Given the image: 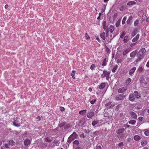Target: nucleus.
I'll list each match as a JSON object with an SVG mask.
<instances>
[{
    "instance_id": "nucleus-1",
    "label": "nucleus",
    "mask_w": 149,
    "mask_h": 149,
    "mask_svg": "<svg viewBox=\"0 0 149 149\" xmlns=\"http://www.w3.org/2000/svg\"><path fill=\"white\" fill-rule=\"evenodd\" d=\"M19 118L18 117H17L16 118H14L13 119L14 121H13V125L17 127H19L21 125V123H19Z\"/></svg>"
},
{
    "instance_id": "nucleus-2",
    "label": "nucleus",
    "mask_w": 149,
    "mask_h": 149,
    "mask_svg": "<svg viewBox=\"0 0 149 149\" xmlns=\"http://www.w3.org/2000/svg\"><path fill=\"white\" fill-rule=\"evenodd\" d=\"M146 52L145 48H143L140 49L139 52L137 54V57H140L142 58L143 57V55L144 53Z\"/></svg>"
},
{
    "instance_id": "nucleus-3",
    "label": "nucleus",
    "mask_w": 149,
    "mask_h": 149,
    "mask_svg": "<svg viewBox=\"0 0 149 149\" xmlns=\"http://www.w3.org/2000/svg\"><path fill=\"white\" fill-rule=\"evenodd\" d=\"M110 72H109L107 71L106 70H104L103 71V73L102 74L101 77L102 78H104L106 77V79L107 80H108L107 78L109 77Z\"/></svg>"
},
{
    "instance_id": "nucleus-4",
    "label": "nucleus",
    "mask_w": 149,
    "mask_h": 149,
    "mask_svg": "<svg viewBox=\"0 0 149 149\" xmlns=\"http://www.w3.org/2000/svg\"><path fill=\"white\" fill-rule=\"evenodd\" d=\"M125 95L123 94H120L116 96L115 98L116 100L118 101L123 100L124 98Z\"/></svg>"
},
{
    "instance_id": "nucleus-5",
    "label": "nucleus",
    "mask_w": 149,
    "mask_h": 149,
    "mask_svg": "<svg viewBox=\"0 0 149 149\" xmlns=\"http://www.w3.org/2000/svg\"><path fill=\"white\" fill-rule=\"evenodd\" d=\"M77 134H76V132H74L68 138V140H70V141L73 140L74 139H76L77 136Z\"/></svg>"
},
{
    "instance_id": "nucleus-6",
    "label": "nucleus",
    "mask_w": 149,
    "mask_h": 149,
    "mask_svg": "<svg viewBox=\"0 0 149 149\" xmlns=\"http://www.w3.org/2000/svg\"><path fill=\"white\" fill-rule=\"evenodd\" d=\"M140 35L138 33L136 36L133 38L132 40V42H133L134 45H135L137 41L138 40L139 38Z\"/></svg>"
},
{
    "instance_id": "nucleus-7",
    "label": "nucleus",
    "mask_w": 149,
    "mask_h": 149,
    "mask_svg": "<svg viewBox=\"0 0 149 149\" xmlns=\"http://www.w3.org/2000/svg\"><path fill=\"white\" fill-rule=\"evenodd\" d=\"M127 87L120 88L118 89V92L119 93H122L125 91L127 90Z\"/></svg>"
},
{
    "instance_id": "nucleus-8",
    "label": "nucleus",
    "mask_w": 149,
    "mask_h": 149,
    "mask_svg": "<svg viewBox=\"0 0 149 149\" xmlns=\"http://www.w3.org/2000/svg\"><path fill=\"white\" fill-rule=\"evenodd\" d=\"M111 102H109L105 104V106L108 109H110L113 108L114 106V105L111 104Z\"/></svg>"
},
{
    "instance_id": "nucleus-9",
    "label": "nucleus",
    "mask_w": 149,
    "mask_h": 149,
    "mask_svg": "<svg viewBox=\"0 0 149 149\" xmlns=\"http://www.w3.org/2000/svg\"><path fill=\"white\" fill-rule=\"evenodd\" d=\"M31 141V140H29L28 138H27L24 141V145L25 146H28L30 144Z\"/></svg>"
},
{
    "instance_id": "nucleus-10",
    "label": "nucleus",
    "mask_w": 149,
    "mask_h": 149,
    "mask_svg": "<svg viewBox=\"0 0 149 149\" xmlns=\"http://www.w3.org/2000/svg\"><path fill=\"white\" fill-rule=\"evenodd\" d=\"M125 129L123 128H121L117 130L116 131V133L118 134H122L125 131Z\"/></svg>"
},
{
    "instance_id": "nucleus-11",
    "label": "nucleus",
    "mask_w": 149,
    "mask_h": 149,
    "mask_svg": "<svg viewBox=\"0 0 149 149\" xmlns=\"http://www.w3.org/2000/svg\"><path fill=\"white\" fill-rule=\"evenodd\" d=\"M134 95L136 98L138 99L140 98L141 97L140 94L136 91H135L134 92Z\"/></svg>"
},
{
    "instance_id": "nucleus-12",
    "label": "nucleus",
    "mask_w": 149,
    "mask_h": 149,
    "mask_svg": "<svg viewBox=\"0 0 149 149\" xmlns=\"http://www.w3.org/2000/svg\"><path fill=\"white\" fill-rule=\"evenodd\" d=\"M53 139V138L52 137H47L45 138L44 139V141L47 142L49 143L51 142Z\"/></svg>"
},
{
    "instance_id": "nucleus-13",
    "label": "nucleus",
    "mask_w": 149,
    "mask_h": 149,
    "mask_svg": "<svg viewBox=\"0 0 149 149\" xmlns=\"http://www.w3.org/2000/svg\"><path fill=\"white\" fill-rule=\"evenodd\" d=\"M106 86V83L105 82L102 83L98 86V88L100 89H103Z\"/></svg>"
},
{
    "instance_id": "nucleus-14",
    "label": "nucleus",
    "mask_w": 149,
    "mask_h": 149,
    "mask_svg": "<svg viewBox=\"0 0 149 149\" xmlns=\"http://www.w3.org/2000/svg\"><path fill=\"white\" fill-rule=\"evenodd\" d=\"M94 115V113L93 112L91 111L87 115V117L88 118H91Z\"/></svg>"
},
{
    "instance_id": "nucleus-15",
    "label": "nucleus",
    "mask_w": 149,
    "mask_h": 149,
    "mask_svg": "<svg viewBox=\"0 0 149 149\" xmlns=\"http://www.w3.org/2000/svg\"><path fill=\"white\" fill-rule=\"evenodd\" d=\"M136 69V68L135 67H134L133 68H132L130 70V71H129V74H130V75H132L133 73H134V72H135V71Z\"/></svg>"
},
{
    "instance_id": "nucleus-16",
    "label": "nucleus",
    "mask_w": 149,
    "mask_h": 149,
    "mask_svg": "<svg viewBox=\"0 0 149 149\" xmlns=\"http://www.w3.org/2000/svg\"><path fill=\"white\" fill-rule=\"evenodd\" d=\"M131 117L133 118L136 119L137 118V116L136 114L134 112L132 111L130 113Z\"/></svg>"
},
{
    "instance_id": "nucleus-17",
    "label": "nucleus",
    "mask_w": 149,
    "mask_h": 149,
    "mask_svg": "<svg viewBox=\"0 0 149 149\" xmlns=\"http://www.w3.org/2000/svg\"><path fill=\"white\" fill-rule=\"evenodd\" d=\"M129 99L130 101H134L135 98L134 96V95L132 94H130L129 95Z\"/></svg>"
},
{
    "instance_id": "nucleus-18",
    "label": "nucleus",
    "mask_w": 149,
    "mask_h": 149,
    "mask_svg": "<svg viewBox=\"0 0 149 149\" xmlns=\"http://www.w3.org/2000/svg\"><path fill=\"white\" fill-rule=\"evenodd\" d=\"M15 142L13 140H10L8 141V143L10 146H13L14 145Z\"/></svg>"
},
{
    "instance_id": "nucleus-19",
    "label": "nucleus",
    "mask_w": 149,
    "mask_h": 149,
    "mask_svg": "<svg viewBox=\"0 0 149 149\" xmlns=\"http://www.w3.org/2000/svg\"><path fill=\"white\" fill-rule=\"evenodd\" d=\"M137 53V52L135 50L132 52L130 54V57H135Z\"/></svg>"
},
{
    "instance_id": "nucleus-20",
    "label": "nucleus",
    "mask_w": 149,
    "mask_h": 149,
    "mask_svg": "<svg viewBox=\"0 0 149 149\" xmlns=\"http://www.w3.org/2000/svg\"><path fill=\"white\" fill-rule=\"evenodd\" d=\"M100 37L101 38L104 40H105L106 35L105 33L104 32H103L102 33L100 34Z\"/></svg>"
},
{
    "instance_id": "nucleus-21",
    "label": "nucleus",
    "mask_w": 149,
    "mask_h": 149,
    "mask_svg": "<svg viewBox=\"0 0 149 149\" xmlns=\"http://www.w3.org/2000/svg\"><path fill=\"white\" fill-rule=\"evenodd\" d=\"M133 17L132 16H130L129 17L127 21V23L128 24H130L131 21Z\"/></svg>"
},
{
    "instance_id": "nucleus-22",
    "label": "nucleus",
    "mask_w": 149,
    "mask_h": 149,
    "mask_svg": "<svg viewBox=\"0 0 149 149\" xmlns=\"http://www.w3.org/2000/svg\"><path fill=\"white\" fill-rule=\"evenodd\" d=\"M106 22L104 20L103 23V28L104 30L108 29V26H106Z\"/></svg>"
},
{
    "instance_id": "nucleus-23",
    "label": "nucleus",
    "mask_w": 149,
    "mask_h": 149,
    "mask_svg": "<svg viewBox=\"0 0 149 149\" xmlns=\"http://www.w3.org/2000/svg\"><path fill=\"white\" fill-rule=\"evenodd\" d=\"M86 113V110H81L79 111V113L82 116H84L85 115Z\"/></svg>"
},
{
    "instance_id": "nucleus-24",
    "label": "nucleus",
    "mask_w": 149,
    "mask_h": 149,
    "mask_svg": "<svg viewBox=\"0 0 149 149\" xmlns=\"http://www.w3.org/2000/svg\"><path fill=\"white\" fill-rule=\"evenodd\" d=\"M132 81V79L130 78H128L126 81H125V84L127 86H128L129 85L130 82Z\"/></svg>"
},
{
    "instance_id": "nucleus-25",
    "label": "nucleus",
    "mask_w": 149,
    "mask_h": 149,
    "mask_svg": "<svg viewBox=\"0 0 149 149\" xmlns=\"http://www.w3.org/2000/svg\"><path fill=\"white\" fill-rule=\"evenodd\" d=\"M114 30V26L112 25H111L110 26L109 28V31L111 33H112Z\"/></svg>"
},
{
    "instance_id": "nucleus-26",
    "label": "nucleus",
    "mask_w": 149,
    "mask_h": 149,
    "mask_svg": "<svg viewBox=\"0 0 149 149\" xmlns=\"http://www.w3.org/2000/svg\"><path fill=\"white\" fill-rule=\"evenodd\" d=\"M134 139L135 140L139 141L141 139V138L139 136L136 135L134 136Z\"/></svg>"
},
{
    "instance_id": "nucleus-27",
    "label": "nucleus",
    "mask_w": 149,
    "mask_h": 149,
    "mask_svg": "<svg viewBox=\"0 0 149 149\" xmlns=\"http://www.w3.org/2000/svg\"><path fill=\"white\" fill-rule=\"evenodd\" d=\"M136 4V2L134 1H130L127 3V5H130L132 4Z\"/></svg>"
},
{
    "instance_id": "nucleus-28",
    "label": "nucleus",
    "mask_w": 149,
    "mask_h": 149,
    "mask_svg": "<svg viewBox=\"0 0 149 149\" xmlns=\"http://www.w3.org/2000/svg\"><path fill=\"white\" fill-rule=\"evenodd\" d=\"M129 51V48H127L123 51V54L124 55H126L127 53H128Z\"/></svg>"
},
{
    "instance_id": "nucleus-29",
    "label": "nucleus",
    "mask_w": 149,
    "mask_h": 149,
    "mask_svg": "<svg viewBox=\"0 0 149 149\" xmlns=\"http://www.w3.org/2000/svg\"><path fill=\"white\" fill-rule=\"evenodd\" d=\"M147 142L146 140H144L143 141H142L141 142V145L143 146H144L147 145Z\"/></svg>"
},
{
    "instance_id": "nucleus-30",
    "label": "nucleus",
    "mask_w": 149,
    "mask_h": 149,
    "mask_svg": "<svg viewBox=\"0 0 149 149\" xmlns=\"http://www.w3.org/2000/svg\"><path fill=\"white\" fill-rule=\"evenodd\" d=\"M136 121L135 120H130L129 122V123L130 124L134 125L136 123Z\"/></svg>"
},
{
    "instance_id": "nucleus-31",
    "label": "nucleus",
    "mask_w": 149,
    "mask_h": 149,
    "mask_svg": "<svg viewBox=\"0 0 149 149\" xmlns=\"http://www.w3.org/2000/svg\"><path fill=\"white\" fill-rule=\"evenodd\" d=\"M107 61L106 60V58H104L103 61L102 63V65L103 66H105L107 65Z\"/></svg>"
},
{
    "instance_id": "nucleus-32",
    "label": "nucleus",
    "mask_w": 149,
    "mask_h": 149,
    "mask_svg": "<svg viewBox=\"0 0 149 149\" xmlns=\"http://www.w3.org/2000/svg\"><path fill=\"white\" fill-rule=\"evenodd\" d=\"M65 123L66 122L64 121L63 123H59L58 124V126L60 127H63L65 125Z\"/></svg>"
},
{
    "instance_id": "nucleus-33",
    "label": "nucleus",
    "mask_w": 149,
    "mask_h": 149,
    "mask_svg": "<svg viewBox=\"0 0 149 149\" xmlns=\"http://www.w3.org/2000/svg\"><path fill=\"white\" fill-rule=\"evenodd\" d=\"M75 71L74 70H72V71L71 74V76H72V78L74 79H75V77L74 76V75H75Z\"/></svg>"
},
{
    "instance_id": "nucleus-34",
    "label": "nucleus",
    "mask_w": 149,
    "mask_h": 149,
    "mask_svg": "<svg viewBox=\"0 0 149 149\" xmlns=\"http://www.w3.org/2000/svg\"><path fill=\"white\" fill-rule=\"evenodd\" d=\"M73 143L74 145H75L77 146H78L79 144V142L77 140H75L73 142Z\"/></svg>"
},
{
    "instance_id": "nucleus-35",
    "label": "nucleus",
    "mask_w": 149,
    "mask_h": 149,
    "mask_svg": "<svg viewBox=\"0 0 149 149\" xmlns=\"http://www.w3.org/2000/svg\"><path fill=\"white\" fill-rule=\"evenodd\" d=\"M136 34V31L134 30L131 33V36L134 37Z\"/></svg>"
},
{
    "instance_id": "nucleus-36",
    "label": "nucleus",
    "mask_w": 149,
    "mask_h": 149,
    "mask_svg": "<svg viewBox=\"0 0 149 149\" xmlns=\"http://www.w3.org/2000/svg\"><path fill=\"white\" fill-rule=\"evenodd\" d=\"M117 65L115 66L113 68V69L112 70V72H115L116 71V70L117 69Z\"/></svg>"
},
{
    "instance_id": "nucleus-37",
    "label": "nucleus",
    "mask_w": 149,
    "mask_h": 149,
    "mask_svg": "<svg viewBox=\"0 0 149 149\" xmlns=\"http://www.w3.org/2000/svg\"><path fill=\"white\" fill-rule=\"evenodd\" d=\"M139 21L138 19H137L136 21H135L134 22V25L135 26H137L139 24Z\"/></svg>"
},
{
    "instance_id": "nucleus-38",
    "label": "nucleus",
    "mask_w": 149,
    "mask_h": 149,
    "mask_svg": "<svg viewBox=\"0 0 149 149\" xmlns=\"http://www.w3.org/2000/svg\"><path fill=\"white\" fill-rule=\"evenodd\" d=\"M95 67V65L94 64H92L90 67V69L92 70H93Z\"/></svg>"
},
{
    "instance_id": "nucleus-39",
    "label": "nucleus",
    "mask_w": 149,
    "mask_h": 149,
    "mask_svg": "<svg viewBox=\"0 0 149 149\" xmlns=\"http://www.w3.org/2000/svg\"><path fill=\"white\" fill-rule=\"evenodd\" d=\"M126 19L127 17H123L122 22L123 24H125Z\"/></svg>"
},
{
    "instance_id": "nucleus-40",
    "label": "nucleus",
    "mask_w": 149,
    "mask_h": 149,
    "mask_svg": "<svg viewBox=\"0 0 149 149\" xmlns=\"http://www.w3.org/2000/svg\"><path fill=\"white\" fill-rule=\"evenodd\" d=\"M123 41L125 43H126L128 41V37L127 36H125L124 38Z\"/></svg>"
},
{
    "instance_id": "nucleus-41",
    "label": "nucleus",
    "mask_w": 149,
    "mask_h": 149,
    "mask_svg": "<svg viewBox=\"0 0 149 149\" xmlns=\"http://www.w3.org/2000/svg\"><path fill=\"white\" fill-rule=\"evenodd\" d=\"M106 51L107 54H109L110 52V50L109 48H108L107 46L105 47Z\"/></svg>"
},
{
    "instance_id": "nucleus-42",
    "label": "nucleus",
    "mask_w": 149,
    "mask_h": 149,
    "mask_svg": "<svg viewBox=\"0 0 149 149\" xmlns=\"http://www.w3.org/2000/svg\"><path fill=\"white\" fill-rule=\"evenodd\" d=\"M125 35V33L124 31L122 32L120 36V38H123Z\"/></svg>"
},
{
    "instance_id": "nucleus-43",
    "label": "nucleus",
    "mask_w": 149,
    "mask_h": 149,
    "mask_svg": "<svg viewBox=\"0 0 149 149\" xmlns=\"http://www.w3.org/2000/svg\"><path fill=\"white\" fill-rule=\"evenodd\" d=\"M98 123V122L96 120H94L92 123V125L93 126H95V125Z\"/></svg>"
},
{
    "instance_id": "nucleus-44",
    "label": "nucleus",
    "mask_w": 149,
    "mask_h": 149,
    "mask_svg": "<svg viewBox=\"0 0 149 149\" xmlns=\"http://www.w3.org/2000/svg\"><path fill=\"white\" fill-rule=\"evenodd\" d=\"M4 147L6 148H9V146H10L7 143H5L4 144Z\"/></svg>"
},
{
    "instance_id": "nucleus-45",
    "label": "nucleus",
    "mask_w": 149,
    "mask_h": 149,
    "mask_svg": "<svg viewBox=\"0 0 149 149\" xmlns=\"http://www.w3.org/2000/svg\"><path fill=\"white\" fill-rule=\"evenodd\" d=\"M144 134L147 136L149 135V130H146Z\"/></svg>"
},
{
    "instance_id": "nucleus-46",
    "label": "nucleus",
    "mask_w": 149,
    "mask_h": 149,
    "mask_svg": "<svg viewBox=\"0 0 149 149\" xmlns=\"http://www.w3.org/2000/svg\"><path fill=\"white\" fill-rule=\"evenodd\" d=\"M85 37L86 38V40L88 39H89L90 38V37L87 34V33H86L85 34Z\"/></svg>"
},
{
    "instance_id": "nucleus-47",
    "label": "nucleus",
    "mask_w": 149,
    "mask_h": 149,
    "mask_svg": "<svg viewBox=\"0 0 149 149\" xmlns=\"http://www.w3.org/2000/svg\"><path fill=\"white\" fill-rule=\"evenodd\" d=\"M138 58L135 61L136 63L138 62L142 58L141 57H137Z\"/></svg>"
},
{
    "instance_id": "nucleus-48",
    "label": "nucleus",
    "mask_w": 149,
    "mask_h": 149,
    "mask_svg": "<svg viewBox=\"0 0 149 149\" xmlns=\"http://www.w3.org/2000/svg\"><path fill=\"white\" fill-rule=\"evenodd\" d=\"M119 9L120 11H123L125 9V7L123 6H121L119 8Z\"/></svg>"
},
{
    "instance_id": "nucleus-49",
    "label": "nucleus",
    "mask_w": 149,
    "mask_h": 149,
    "mask_svg": "<svg viewBox=\"0 0 149 149\" xmlns=\"http://www.w3.org/2000/svg\"><path fill=\"white\" fill-rule=\"evenodd\" d=\"M118 16V14L117 13H116L115 14H114L113 16V18L114 19H116L117 18Z\"/></svg>"
},
{
    "instance_id": "nucleus-50",
    "label": "nucleus",
    "mask_w": 149,
    "mask_h": 149,
    "mask_svg": "<svg viewBox=\"0 0 149 149\" xmlns=\"http://www.w3.org/2000/svg\"><path fill=\"white\" fill-rule=\"evenodd\" d=\"M60 109L61 111H64L65 110V108L64 107H61L60 108Z\"/></svg>"
},
{
    "instance_id": "nucleus-51",
    "label": "nucleus",
    "mask_w": 149,
    "mask_h": 149,
    "mask_svg": "<svg viewBox=\"0 0 149 149\" xmlns=\"http://www.w3.org/2000/svg\"><path fill=\"white\" fill-rule=\"evenodd\" d=\"M143 117H141V116H140V117H139L138 118L139 120L141 121H142L143 120Z\"/></svg>"
},
{
    "instance_id": "nucleus-52",
    "label": "nucleus",
    "mask_w": 149,
    "mask_h": 149,
    "mask_svg": "<svg viewBox=\"0 0 149 149\" xmlns=\"http://www.w3.org/2000/svg\"><path fill=\"white\" fill-rule=\"evenodd\" d=\"M96 101V99H95L91 101L90 102L91 104H93Z\"/></svg>"
},
{
    "instance_id": "nucleus-53",
    "label": "nucleus",
    "mask_w": 149,
    "mask_h": 149,
    "mask_svg": "<svg viewBox=\"0 0 149 149\" xmlns=\"http://www.w3.org/2000/svg\"><path fill=\"white\" fill-rule=\"evenodd\" d=\"M96 149H102V147L100 146L97 145L96 146Z\"/></svg>"
},
{
    "instance_id": "nucleus-54",
    "label": "nucleus",
    "mask_w": 149,
    "mask_h": 149,
    "mask_svg": "<svg viewBox=\"0 0 149 149\" xmlns=\"http://www.w3.org/2000/svg\"><path fill=\"white\" fill-rule=\"evenodd\" d=\"M123 145V142H120L118 144V146L119 147H122Z\"/></svg>"
},
{
    "instance_id": "nucleus-55",
    "label": "nucleus",
    "mask_w": 149,
    "mask_h": 149,
    "mask_svg": "<svg viewBox=\"0 0 149 149\" xmlns=\"http://www.w3.org/2000/svg\"><path fill=\"white\" fill-rule=\"evenodd\" d=\"M138 70L140 72H141L143 71L142 68V67H139L138 69Z\"/></svg>"
},
{
    "instance_id": "nucleus-56",
    "label": "nucleus",
    "mask_w": 149,
    "mask_h": 149,
    "mask_svg": "<svg viewBox=\"0 0 149 149\" xmlns=\"http://www.w3.org/2000/svg\"><path fill=\"white\" fill-rule=\"evenodd\" d=\"M106 36L107 37L108 35L109 30L107 29L106 30Z\"/></svg>"
},
{
    "instance_id": "nucleus-57",
    "label": "nucleus",
    "mask_w": 149,
    "mask_h": 149,
    "mask_svg": "<svg viewBox=\"0 0 149 149\" xmlns=\"http://www.w3.org/2000/svg\"><path fill=\"white\" fill-rule=\"evenodd\" d=\"M58 143V141L57 140H54L53 141V143L54 144H56Z\"/></svg>"
},
{
    "instance_id": "nucleus-58",
    "label": "nucleus",
    "mask_w": 149,
    "mask_h": 149,
    "mask_svg": "<svg viewBox=\"0 0 149 149\" xmlns=\"http://www.w3.org/2000/svg\"><path fill=\"white\" fill-rule=\"evenodd\" d=\"M119 25V23L118 22H117L116 24V27H118Z\"/></svg>"
},
{
    "instance_id": "nucleus-59",
    "label": "nucleus",
    "mask_w": 149,
    "mask_h": 149,
    "mask_svg": "<svg viewBox=\"0 0 149 149\" xmlns=\"http://www.w3.org/2000/svg\"><path fill=\"white\" fill-rule=\"evenodd\" d=\"M9 6L8 4H6L5 6V8L6 9Z\"/></svg>"
},
{
    "instance_id": "nucleus-60",
    "label": "nucleus",
    "mask_w": 149,
    "mask_h": 149,
    "mask_svg": "<svg viewBox=\"0 0 149 149\" xmlns=\"http://www.w3.org/2000/svg\"><path fill=\"white\" fill-rule=\"evenodd\" d=\"M96 39L99 42L100 41V40L98 37H96Z\"/></svg>"
},
{
    "instance_id": "nucleus-61",
    "label": "nucleus",
    "mask_w": 149,
    "mask_h": 149,
    "mask_svg": "<svg viewBox=\"0 0 149 149\" xmlns=\"http://www.w3.org/2000/svg\"><path fill=\"white\" fill-rule=\"evenodd\" d=\"M146 65L148 67H149V60L147 63Z\"/></svg>"
},
{
    "instance_id": "nucleus-62",
    "label": "nucleus",
    "mask_w": 149,
    "mask_h": 149,
    "mask_svg": "<svg viewBox=\"0 0 149 149\" xmlns=\"http://www.w3.org/2000/svg\"><path fill=\"white\" fill-rule=\"evenodd\" d=\"M75 149H81V148L80 147H77Z\"/></svg>"
},
{
    "instance_id": "nucleus-63",
    "label": "nucleus",
    "mask_w": 149,
    "mask_h": 149,
    "mask_svg": "<svg viewBox=\"0 0 149 149\" xmlns=\"http://www.w3.org/2000/svg\"><path fill=\"white\" fill-rule=\"evenodd\" d=\"M146 21L147 22H149V17H148V18L147 19H146Z\"/></svg>"
},
{
    "instance_id": "nucleus-64",
    "label": "nucleus",
    "mask_w": 149,
    "mask_h": 149,
    "mask_svg": "<svg viewBox=\"0 0 149 149\" xmlns=\"http://www.w3.org/2000/svg\"><path fill=\"white\" fill-rule=\"evenodd\" d=\"M88 90L91 92L92 91V89L91 88H89L88 89Z\"/></svg>"
}]
</instances>
